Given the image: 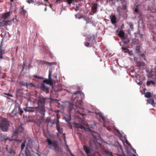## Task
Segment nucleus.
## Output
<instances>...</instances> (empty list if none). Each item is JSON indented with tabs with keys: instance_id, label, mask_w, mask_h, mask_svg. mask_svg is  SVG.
Wrapping results in <instances>:
<instances>
[{
	"instance_id": "obj_39",
	"label": "nucleus",
	"mask_w": 156,
	"mask_h": 156,
	"mask_svg": "<svg viewBox=\"0 0 156 156\" xmlns=\"http://www.w3.org/2000/svg\"><path fill=\"white\" fill-rule=\"evenodd\" d=\"M129 25L130 28L133 30V23L130 22L129 23Z\"/></svg>"
},
{
	"instance_id": "obj_36",
	"label": "nucleus",
	"mask_w": 156,
	"mask_h": 156,
	"mask_svg": "<svg viewBox=\"0 0 156 156\" xmlns=\"http://www.w3.org/2000/svg\"><path fill=\"white\" fill-rule=\"evenodd\" d=\"M5 20H2L0 22V26H5Z\"/></svg>"
},
{
	"instance_id": "obj_26",
	"label": "nucleus",
	"mask_w": 156,
	"mask_h": 156,
	"mask_svg": "<svg viewBox=\"0 0 156 156\" xmlns=\"http://www.w3.org/2000/svg\"><path fill=\"white\" fill-rule=\"evenodd\" d=\"M136 52V54H139L140 53V47L139 46H137L135 48Z\"/></svg>"
},
{
	"instance_id": "obj_34",
	"label": "nucleus",
	"mask_w": 156,
	"mask_h": 156,
	"mask_svg": "<svg viewBox=\"0 0 156 156\" xmlns=\"http://www.w3.org/2000/svg\"><path fill=\"white\" fill-rule=\"evenodd\" d=\"M25 144H26V141H23L22 143L21 144V150H22L23 149L24 147H25Z\"/></svg>"
},
{
	"instance_id": "obj_5",
	"label": "nucleus",
	"mask_w": 156,
	"mask_h": 156,
	"mask_svg": "<svg viewBox=\"0 0 156 156\" xmlns=\"http://www.w3.org/2000/svg\"><path fill=\"white\" fill-rule=\"evenodd\" d=\"M24 131V128L22 126V125L18 126L16 129L13 131L14 136H16L18 134L22 133Z\"/></svg>"
},
{
	"instance_id": "obj_17",
	"label": "nucleus",
	"mask_w": 156,
	"mask_h": 156,
	"mask_svg": "<svg viewBox=\"0 0 156 156\" xmlns=\"http://www.w3.org/2000/svg\"><path fill=\"white\" fill-rule=\"evenodd\" d=\"M35 108H34L27 107L25 111L29 112H33L35 111Z\"/></svg>"
},
{
	"instance_id": "obj_64",
	"label": "nucleus",
	"mask_w": 156,
	"mask_h": 156,
	"mask_svg": "<svg viewBox=\"0 0 156 156\" xmlns=\"http://www.w3.org/2000/svg\"><path fill=\"white\" fill-rule=\"evenodd\" d=\"M53 76V77H54L55 78H56H56H57V76H54V75Z\"/></svg>"
},
{
	"instance_id": "obj_28",
	"label": "nucleus",
	"mask_w": 156,
	"mask_h": 156,
	"mask_svg": "<svg viewBox=\"0 0 156 156\" xmlns=\"http://www.w3.org/2000/svg\"><path fill=\"white\" fill-rule=\"evenodd\" d=\"M151 84L154 85L155 83L152 80H151L150 81H148L147 82V86H149Z\"/></svg>"
},
{
	"instance_id": "obj_43",
	"label": "nucleus",
	"mask_w": 156,
	"mask_h": 156,
	"mask_svg": "<svg viewBox=\"0 0 156 156\" xmlns=\"http://www.w3.org/2000/svg\"><path fill=\"white\" fill-rule=\"evenodd\" d=\"M19 111L20 112V115H22L23 113V111L22 109L20 108V107H18Z\"/></svg>"
},
{
	"instance_id": "obj_13",
	"label": "nucleus",
	"mask_w": 156,
	"mask_h": 156,
	"mask_svg": "<svg viewBox=\"0 0 156 156\" xmlns=\"http://www.w3.org/2000/svg\"><path fill=\"white\" fill-rule=\"evenodd\" d=\"M10 15V12H8L2 14L1 16V18L2 19H5L8 18Z\"/></svg>"
},
{
	"instance_id": "obj_29",
	"label": "nucleus",
	"mask_w": 156,
	"mask_h": 156,
	"mask_svg": "<svg viewBox=\"0 0 156 156\" xmlns=\"http://www.w3.org/2000/svg\"><path fill=\"white\" fill-rule=\"evenodd\" d=\"M81 18H83V19L86 21V24H87L89 23V21L90 19V18H87L86 16H82Z\"/></svg>"
},
{
	"instance_id": "obj_24",
	"label": "nucleus",
	"mask_w": 156,
	"mask_h": 156,
	"mask_svg": "<svg viewBox=\"0 0 156 156\" xmlns=\"http://www.w3.org/2000/svg\"><path fill=\"white\" fill-rule=\"evenodd\" d=\"M104 153L107 154L109 156H113L112 152L109 151L108 150H103Z\"/></svg>"
},
{
	"instance_id": "obj_14",
	"label": "nucleus",
	"mask_w": 156,
	"mask_h": 156,
	"mask_svg": "<svg viewBox=\"0 0 156 156\" xmlns=\"http://www.w3.org/2000/svg\"><path fill=\"white\" fill-rule=\"evenodd\" d=\"M27 11L24 9V7H21L20 9V13L21 15H23V16H25V15L27 13Z\"/></svg>"
},
{
	"instance_id": "obj_4",
	"label": "nucleus",
	"mask_w": 156,
	"mask_h": 156,
	"mask_svg": "<svg viewBox=\"0 0 156 156\" xmlns=\"http://www.w3.org/2000/svg\"><path fill=\"white\" fill-rule=\"evenodd\" d=\"M46 141L48 142L49 146L51 145L54 148L56 152L61 151V149L59 147L56 141L54 140L52 141L49 139H47Z\"/></svg>"
},
{
	"instance_id": "obj_33",
	"label": "nucleus",
	"mask_w": 156,
	"mask_h": 156,
	"mask_svg": "<svg viewBox=\"0 0 156 156\" xmlns=\"http://www.w3.org/2000/svg\"><path fill=\"white\" fill-rule=\"evenodd\" d=\"M20 84L22 86L26 87L27 82H24L23 81H21L20 82Z\"/></svg>"
},
{
	"instance_id": "obj_58",
	"label": "nucleus",
	"mask_w": 156,
	"mask_h": 156,
	"mask_svg": "<svg viewBox=\"0 0 156 156\" xmlns=\"http://www.w3.org/2000/svg\"><path fill=\"white\" fill-rule=\"evenodd\" d=\"M120 1L121 2V3H123L125 2V0H120Z\"/></svg>"
},
{
	"instance_id": "obj_2",
	"label": "nucleus",
	"mask_w": 156,
	"mask_h": 156,
	"mask_svg": "<svg viewBox=\"0 0 156 156\" xmlns=\"http://www.w3.org/2000/svg\"><path fill=\"white\" fill-rule=\"evenodd\" d=\"M9 123L6 118H2L0 121V128L3 132L7 131L9 128Z\"/></svg>"
},
{
	"instance_id": "obj_63",
	"label": "nucleus",
	"mask_w": 156,
	"mask_h": 156,
	"mask_svg": "<svg viewBox=\"0 0 156 156\" xmlns=\"http://www.w3.org/2000/svg\"><path fill=\"white\" fill-rule=\"evenodd\" d=\"M5 94V95H7L8 96H10L11 95L10 94Z\"/></svg>"
},
{
	"instance_id": "obj_47",
	"label": "nucleus",
	"mask_w": 156,
	"mask_h": 156,
	"mask_svg": "<svg viewBox=\"0 0 156 156\" xmlns=\"http://www.w3.org/2000/svg\"><path fill=\"white\" fill-rule=\"evenodd\" d=\"M27 2L29 3H33L34 2V1L33 0H27Z\"/></svg>"
},
{
	"instance_id": "obj_35",
	"label": "nucleus",
	"mask_w": 156,
	"mask_h": 156,
	"mask_svg": "<svg viewBox=\"0 0 156 156\" xmlns=\"http://www.w3.org/2000/svg\"><path fill=\"white\" fill-rule=\"evenodd\" d=\"M5 26L8 25H10L12 24L11 23V21H10L9 20H5Z\"/></svg>"
},
{
	"instance_id": "obj_51",
	"label": "nucleus",
	"mask_w": 156,
	"mask_h": 156,
	"mask_svg": "<svg viewBox=\"0 0 156 156\" xmlns=\"http://www.w3.org/2000/svg\"><path fill=\"white\" fill-rule=\"evenodd\" d=\"M68 151L70 153V154L71 156H75L71 152V151L69 149H68Z\"/></svg>"
},
{
	"instance_id": "obj_45",
	"label": "nucleus",
	"mask_w": 156,
	"mask_h": 156,
	"mask_svg": "<svg viewBox=\"0 0 156 156\" xmlns=\"http://www.w3.org/2000/svg\"><path fill=\"white\" fill-rule=\"evenodd\" d=\"M76 11L77 12L80 10V8L79 6H77L75 9Z\"/></svg>"
},
{
	"instance_id": "obj_46",
	"label": "nucleus",
	"mask_w": 156,
	"mask_h": 156,
	"mask_svg": "<svg viewBox=\"0 0 156 156\" xmlns=\"http://www.w3.org/2000/svg\"><path fill=\"white\" fill-rule=\"evenodd\" d=\"M73 1V0H67V2L69 4H71L72 2Z\"/></svg>"
},
{
	"instance_id": "obj_21",
	"label": "nucleus",
	"mask_w": 156,
	"mask_h": 156,
	"mask_svg": "<svg viewBox=\"0 0 156 156\" xmlns=\"http://www.w3.org/2000/svg\"><path fill=\"white\" fill-rule=\"evenodd\" d=\"M147 102L149 104L153 105L155 104L154 100L153 99L149 98L147 100Z\"/></svg>"
},
{
	"instance_id": "obj_55",
	"label": "nucleus",
	"mask_w": 156,
	"mask_h": 156,
	"mask_svg": "<svg viewBox=\"0 0 156 156\" xmlns=\"http://www.w3.org/2000/svg\"><path fill=\"white\" fill-rule=\"evenodd\" d=\"M138 11H139L138 9L137 8H135L134 10V11L136 13H138Z\"/></svg>"
},
{
	"instance_id": "obj_60",
	"label": "nucleus",
	"mask_w": 156,
	"mask_h": 156,
	"mask_svg": "<svg viewBox=\"0 0 156 156\" xmlns=\"http://www.w3.org/2000/svg\"><path fill=\"white\" fill-rule=\"evenodd\" d=\"M61 1V0H56V3H59Z\"/></svg>"
},
{
	"instance_id": "obj_53",
	"label": "nucleus",
	"mask_w": 156,
	"mask_h": 156,
	"mask_svg": "<svg viewBox=\"0 0 156 156\" xmlns=\"http://www.w3.org/2000/svg\"><path fill=\"white\" fill-rule=\"evenodd\" d=\"M90 45V43L88 42H86L85 44V45L86 47H88Z\"/></svg>"
},
{
	"instance_id": "obj_22",
	"label": "nucleus",
	"mask_w": 156,
	"mask_h": 156,
	"mask_svg": "<svg viewBox=\"0 0 156 156\" xmlns=\"http://www.w3.org/2000/svg\"><path fill=\"white\" fill-rule=\"evenodd\" d=\"M124 32L123 31L121 30H120L119 31V33L118 34L119 36L121 38H122L124 37Z\"/></svg>"
},
{
	"instance_id": "obj_40",
	"label": "nucleus",
	"mask_w": 156,
	"mask_h": 156,
	"mask_svg": "<svg viewBox=\"0 0 156 156\" xmlns=\"http://www.w3.org/2000/svg\"><path fill=\"white\" fill-rule=\"evenodd\" d=\"M88 23H91L93 25H94L95 22L93 20H92V19L91 18H90V20L89 21Z\"/></svg>"
},
{
	"instance_id": "obj_10",
	"label": "nucleus",
	"mask_w": 156,
	"mask_h": 156,
	"mask_svg": "<svg viewBox=\"0 0 156 156\" xmlns=\"http://www.w3.org/2000/svg\"><path fill=\"white\" fill-rule=\"evenodd\" d=\"M91 9L94 13H96L97 12L98 4L96 3H92Z\"/></svg>"
},
{
	"instance_id": "obj_62",
	"label": "nucleus",
	"mask_w": 156,
	"mask_h": 156,
	"mask_svg": "<svg viewBox=\"0 0 156 156\" xmlns=\"http://www.w3.org/2000/svg\"><path fill=\"white\" fill-rule=\"evenodd\" d=\"M9 20L11 21V23H12V21H14V18H13L11 20Z\"/></svg>"
},
{
	"instance_id": "obj_19",
	"label": "nucleus",
	"mask_w": 156,
	"mask_h": 156,
	"mask_svg": "<svg viewBox=\"0 0 156 156\" xmlns=\"http://www.w3.org/2000/svg\"><path fill=\"white\" fill-rule=\"evenodd\" d=\"M129 41V39L126 37H124L122 38V42L124 44H128Z\"/></svg>"
},
{
	"instance_id": "obj_1",
	"label": "nucleus",
	"mask_w": 156,
	"mask_h": 156,
	"mask_svg": "<svg viewBox=\"0 0 156 156\" xmlns=\"http://www.w3.org/2000/svg\"><path fill=\"white\" fill-rule=\"evenodd\" d=\"M79 94V91L73 94L72 98V101L73 104L70 103V104L69 110L70 112L69 119H66L65 118L66 121L68 122H70L71 119L70 112L73 110L74 111H75V109L78 107V105H81L82 103V99L80 98V96H78Z\"/></svg>"
},
{
	"instance_id": "obj_12",
	"label": "nucleus",
	"mask_w": 156,
	"mask_h": 156,
	"mask_svg": "<svg viewBox=\"0 0 156 156\" xmlns=\"http://www.w3.org/2000/svg\"><path fill=\"white\" fill-rule=\"evenodd\" d=\"M40 88L44 91L46 92H48L49 90L48 88L45 85L44 83H43L41 84Z\"/></svg>"
},
{
	"instance_id": "obj_18",
	"label": "nucleus",
	"mask_w": 156,
	"mask_h": 156,
	"mask_svg": "<svg viewBox=\"0 0 156 156\" xmlns=\"http://www.w3.org/2000/svg\"><path fill=\"white\" fill-rule=\"evenodd\" d=\"M17 114H18L17 112L14 109L9 114V115L11 117H13L15 115H16Z\"/></svg>"
},
{
	"instance_id": "obj_25",
	"label": "nucleus",
	"mask_w": 156,
	"mask_h": 156,
	"mask_svg": "<svg viewBox=\"0 0 156 156\" xmlns=\"http://www.w3.org/2000/svg\"><path fill=\"white\" fill-rule=\"evenodd\" d=\"M78 95L80 96V98L82 99V101L85 97L84 94L81 91H79V94Z\"/></svg>"
},
{
	"instance_id": "obj_7",
	"label": "nucleus",
	"mask_w": 156,
	"mask_h": 156,
	"mask_svg": "<svg viewBox=\"0 0 156 156\" xmlns=\"http://www.w3.org/2000/svg\"><path fill=\"white\" fill-rule=\"evenodd\" d=\"M36 108L41 113L42 117L44 116L45 111V106H37Z\"/></svg>"
},
{
	"instance_id": "obj_8",
	"label": "nucleus",
	"mask_w": 156,
	"mask_h": 156,
	"mask_svg": "<svg viewBox=\"0 0 156 156\" xmlns=\"http://www.w3.org/2000/svg\"><path fill=\"white\" fill-rule=\"evenodd\" d=\"M87 41L89 42L91 41L90 42V46L93 45V44L94 42H96L95 37L94 36L89 37L87 38Z\"/></svg>"
},
{
	"instance_id": "obj_37",
	"label": "nucleus",
	"mask_w": 156,
	"mask_h": 156,
	"mask_svg": "<svg viewBox=\"0 0 156 156\" xmlns=\"http://www.w3.org/2000/svg\"><path fill=\"white\" fill-rule=\"evenodd\" d=\"M138 56L139 57H142V58H144V60H146L145 57V55L144 53L139 54L138 55Z\"/></svg>"
},
{
	"instance_id": "obj_48",
	"label": "nucleus",
	"mask_w": 156,
	"mask_h": 156,
	"mask_svg": "<svg viewBox=\"0 0 156 156\" xmlns=\"http://www.w3.org/2000/svg\"><path fill=\"white\" fill-rule=\"evenodd\" d=\"M122 49L123 51H124L125 50H127V49H128V48H127V47H126V46H125L124 45H123L122 47Z\"/></svg>"
},
{
	"instance_id": "obj_3",
	"label": "nucleus",
	"mask_w": 156,
	"mask_h": 156,
	"mask_svg": "<svg viewBox=\"0 0 156 156\" xmlns=\"http://www.w3.org/2000/svg\"><path fill=\"white\" fill-rule=\"evenodd\" d=\"M50 98H49L44 97L40 96L38 98V106H45V104L50 102Z\"/></svg>"
},
{
	"instance_id": "obj_59",
	"label": "nucleus",
	"mask_w": 156,
	"mask_h": 156,
	"mask_svg": "<svg viewBox=\"0 0 156 156\" xmlns=\"http://www.w3.org/2000/svg\"><path fill=\"white\" fill-rule=\"evenodd\" d=\"M24 68H25V67L24 66H23V67H22V69L21 70V72H22L24 70Z\"/></svg>"
},
{
	"instance_id": "obj_41",
	"label": "nucleus",
	"mask_w": 156,
	"mask_h": 156,
	"mask_svg": "<svg viewBox=\"0 0 156 156\" xmlns=\"http://www.w3.org/2000/svg\"><path fill=\"white\" fill-rule=\"evenodd\" d=\"M56 125H60L59 123V118L58 117V115L57 116V118L56 119Z\"/></svg>"
},
{
	"instance_id": "obj_9",
	"label": "nucleus",
	"mask_w": 156,
	"mask_h": 156,
	"mask_svg": "<svg viewBox=\"0 0 156 156\" xmlns=\"http://www.w3.org/2000/svg\"><path fill=\"white\" fill-rule=\"evenodd\" d=\"M3 42V39H2V41L0 45V59H2L3 58L2 55L4 53L5 50L2 49V44Z\"/></svg>"
},
{
	"instance_id": "obj_30",
	"label": "nucleus",
	"mask_w": 156,
	"mask_h": 156,
	"mask_svg": "<svg viewBox=\"0 0 156 156\" xmlns=\"http://www.w3.org/2000/svg\"><path fill=\"white\" fill-rule=\"evenodd\" d=\"M98 115L100 117L102 120L104 121H105V119L102 113L101 112H99L98 113Z\"/></svg>"
},
{
	"instance_id": "obj_61",
	"label": "nucleus",
	"mask_w": 156,
	"mask_h": 156,
	"mask_svg": "<svg viewBox=\"0 0 156 156\" xmlns=\"http://www.w3.org/2000/svg\"><path fill=\"white\" fill-rule=\"evenodd\" d=\"M79 113L82 116H83V115H85V114H83V113H81L80 112H79Z\"/></svg>"
},
{
	"instance_id": "obj_23",
	"label": "nucleus",
	"mask_w": 156,
	"mask_h": 156,
	"mask_svg": "<svg viewBox=\"0 0 156 156\" xmlns=\"http://www.w3.org/2000/svg\"><path fill=\"white\" fill-rule=\"evenodd\" d=\"M76 127L77 128H80L81 129H85V127L83 126L82 125L78 123H75Z\"/></svg>"
},
{
	"instance_id": "obj_27",
	"label": "nucleus",
	"mask_w": 156,
	"mask_h": 156,
	"mask_svg": "<svg viewBox=\"0 0 156 156\" xmlns=\"http://www.w3.org/2000/svg\"><path fill=\"white\" fill-rule=\"evenodd\" d=\"M127 6L126 5L123 4L122 5L121 9L124 11L125 12H128Z\"/></svg>"
},
{
	"instance_id": "obj_6",
	"label": "nucleus",
	"mask_w": 156,
	"mask_h": 156,
	"mask_svg": "<svg viewBox=\"0 0 156 156\" xmlns=\"http://www.w3.org/2000/svg\"><path fill=\"white\" fill-rule=\"evenodd\" d=\"M52 73V71L51 70H49L48 74V79L44 80L43 81V83H45L47 84H49L50 85H52L53 83L52 80L51 79V76Z\"/></svg>"
},
{
	"instance_id": "obj_44",
	"label": "nucleus",
	"mask_w": 156,
	"mask_h": 156,
	"mask_svg": "<svg viewBox=\"0 0 156 156\" xmlns=\"http://www.w3.org/2000/svg\"><path fill=\"white\" fill-rule=\"evenodd\" d=\"M34 78L38 79H43V77L39 76L36 75H34Z\"/></svg>"
},
{
	"instance_id": "obj_38",
	"label": "nucleus",
	"mask_w": 156,
	"mask_h": 156,
	"mask_svg": "<svg viewBox=\"0 0 156 156\" xmlns=\"http://www.w3.org/2000/svg\"><path fill=\"white\" fill-rule=\"evenodd\" d=\"M136 62L138 66H142L143 64H144V62H141L137 61H136Z\"/></svg>"
},
{
	"instance_id": "obj_11",
	"label": "nucleus",
	"mask_w": 156,
	"mask_h": 156,
	"mask_svg": "<svg viewBox=\"0 0 156 156\" xmlns=\"http://www.w3.org/2000/svg\"><path fill=\"white\" fill-rule=\"evenodd\" d=\"M0 137L2 141L4 140H9V141H11L12 140L10 138L4 135H1Z\"/></svg>"
},
{
	"instance_id": "obj_56",
	"label": "nucleus",
	"mask_w": 156,
	"mask_h": 156,
	"mask_svg": "<svg viewBox=\"0 0 156 156\" xmlns=\"http://www.w3.org/2000/svg\"><path fill=\"white\" fill-rule=\"evenodd\" d=\"M126 50V51H124V52H126V53L128 52L129 53H130L129 51V49H128L127 50Z\"/></svg>"
},
{
	"instance_id": "obj_15",
	"label": "nucleus",
	"mask_w": 156,
	"mask_h": 156,
	"mask_svg": "<svg viewBox=\"0 0 156 156\" xmlns=\"http://www.w3.org/2000/svg\"><path fill=\"white\" fill-rule=\"evenodd\" d=\"M110 20L112 23V24H115L116 22V18L115 15L110 16Z\"/></svg>"
},
{
	"instance_id": "obj_42",
	"label": "nucleus",
	"mask_w": 156,
	"mask_h": 156,
	"mask_svg": "<svg viewBox=\"0 0 156 156\" xmlns=\"http://www.w3.org/2000/svg\"><path fill=\"white\" fill-rule=\"evenodd\" d=\"M30 86L31 87H32L33 86H34V85L32 83H27V82L26 87L27 88L28 87V86Z\"/></svg>"
},
{
	"instance_id": "obj_20",
	"label": "nucleus",
	"mask_w": 156,
	"mask_h": 156,
	"mask_svg": "<svg viewBox=\"0 0 156 156\" xmlns=\"http://www.w3.org/2000/svg\"><path fill=\"white\" fill-rule=\"evenodd\" d=\"M56 128L57 131H58L59 133L62 134V133L63 129L62 128L60 127V125H56Z\"/></svg>"
},
{
	"instance_id": "obj_54",
	"label": "nucleus",
	"mask_w": 156,
	"mask_h": 156,
	"mask_svg": "<svg viewBox=\"0 0 156 156\" xmlns=\"http://www.w3.org/2000/svg\"><path fill=\"white\" fill-rule=\"evenodd\" d=\"M26 156H32L30 153L26 152Z\"/></svg>"
},
{
	"instance_id": "obj_49",
	"label": "nucleus",
	"mask_w": 156,
	"mask_h": 156,
	"mask_svg": "<svg viewBox=\"0 0 156 156\" xmlns=\"http://www.w3.org/2000/svg\"><path fill=\"white\" fill-rule=\"evenodd\" d=\"M45 63L46 64H48L49 66H51V65H53L54 64V62H46Z\"/></svg>"
},
{
	"instance_id": "obj_57",
	"label": "nucleus",
	"mask_w": 156,
	"mask_h": 156,
	"mask_svg": "<svg viewBox=\"0 0 156 156\" xmlns=\"http://www.w3.org/2000/svg\"><path fill=\"white\" fill-rule=\"evenodd\" d=\"M26 62H23V66L25 67V65H26Z\"/></svg>"
},
{
	"instance_id": "obj_52",
	"label": "nucleus",
	"mask_w": 156,
	"mask_h": 156,
	"mask_svg": "<svg viewBox=\"0 0 156 156\" xmlns=\"http://www.w3.org/2000/svg\"><path fill=\"white\" fill-rule=\"evenodd\" d=\"M9 153L11 154H15V151L13 150L12 149H11V150H10Z\"/></svg>"
},
{
	"instance_id": "obj_31",
	"label": "nucleus",
	"mask_w": 156,
	"mask_h": 156,
	"mask_svg": "<svg viewBox=\"0 0 156 156\" xmlns=\"http://www.w3.org/2000/svg\"><path fill=\"white\" fill-rule=\"evenodd\" d=\"M153 3H149V5H148L147 9V10L149 11H151V8H152L153 7Z\"/></svg>"
},
{
	"instance_id": "obj_50",
	"label": "nucleus",
	"mask_w": 156,
	"mask_h": 156,
	"mask_svg": "<svg viewBox=\"0 0 156 156\" xmlns=\"http://www.w3.org/2000/svg\"><path fill=\"white\" fill-rule=\"evenodd\" d=\"M75 16L76 18H78L80 19V15L78 14H75Z\"/></svg>"
},
{
	"instance_id": "obj_16",
	"label": "nucleus",
	"mask_w": 156,
	"mask_h": 156,
	"mask_svg": "<svg viewBox=\"0 0 156 156\" xmlns=\"http://www.w3.org/2000/svg\"><path fill=\"white\" fill-rule=\"evenodd\" d=\"M83 149L84 150L86 153L87 154V156H90V155L88 154L90 152V150L88 148L87 146L84 145L83 147Z\"/></svg>"
},
{
	"instance_id": "obj_32",
	"label": "nucleus",
	"mask_w": 156,
	"mask_h": 156,
	"mask_svg": "<svg viewBox=\"0 0 156 156\" xmlns=\"http://www.w3.org/2000/svg\"><path fill=\"white\" fill-rule=\"evenodd\" d=\"M151 96V93L150 92H147L145 94V97L146 98H150Z\"/></svg>"
}]
</instances>
